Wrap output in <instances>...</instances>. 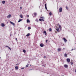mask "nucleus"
Wrapping results in <instances>:
<instances>
[{"label": "nucleus", "mask_w": 76, "mask_h": 76, "mask_svg": "<svg viewBox=\"0 0 76 76\" xmlns=\"http://www.w3.org/2000/svg\"><path fill=\"white\" fill-rule=\"evenodd\" d=\"M59 10V12H62V10H63V8H62V7H60Z\"/></svg>", "instance_id": "obj_1"}, {"label": "nucleus", "mask_w": 76, "mask_h": 76, "mask_svg": "<svg viewBox=\"0 0 76 76\" xmlns=\"http://www.w3.org/2000/svg\"><path fill=\"white\" fill-rule=\"evenodd\" d=\"M66 61L68 63H70V59L69 58H67Z\"/></svg>", "instance_id": "obj_2"}, {"label": "nucleus", "mask_w": 76, "mask_h": 76, "mask_svg": "<svg viewBox=\"0 0 76 76\" xmlns=\"http://www.w3.org/2000/svg\"><path fill=\"white\" fill-rule=\"evenodd\" d=\"M10 23L12 24V25L13 26H15V24L14 23L12 22L11 21H10Z\"/></svg>", "instance_id": "obj_3"}, {"label": "nucleus", "mask_w": 76, "mask_h": 76, "mask_svg": "<svg viewBox=\"0 0 76 76\" xmlns=\"http://www.w3.org/2000/svg\"><path fill=\"white\" fill-rule=\"evenodd\" d=\"M11 16H12V15L10 14L7 16V18H10V17H11Z\"/></svg>", "instance_id": "obj_4"}, {"label": "nucleus", "mask_w": 76, "mask_h": 76, "mask_svg": "<svg viewBox=\"0 0 76 76\" xmlns=\"http://www.w3.org/2000/svg\"><path fill=\"white\" fill-rule=\"evenodd\" d=\"M56 30L57 32H59L60 31V29H59V28H56Z\"/></svg>", "instance_id": "obj_5"}, {"label": "nucleus", "mask_w": 76, "mask_h": 76, "mask_svg": "<svg viewBox=\"0 0 76 76\" xmlns=\"http://www.w3.org/2000/svg\"><path fill=\"white\" fill-rule=\"evenodd\" d=\"M63 39H64V42H67V40L66 39V38H64Z\"/></svg>", "instance_id": "obj_6"}, {"label": "nucleus", "mask_w": 76, "mask_h": 76, "mask_svg": "<svg viewBox=\"0 0 76 76\" xmlns=\"http://www.w3.org/2000/svg\"><path fill=\"white\" fill-rule=\"evenodd\" d=\"M64 67H65L66 68H67V67H68V66L66 64H65L64 65Z\"/></svg>", "instance_id": "obj_7"}, {"label": "nucleus", "mask_w": 76, "mask_h": 76, "mask_svg": "<svg viewBox=\"0 0 76 76\" xmlns=\"http://www.w3.org/2000/svg\"><path fill=\"white\" fill-rule=\"evenodd\" d=\"M1 26H2V27H4V26H5V25H4V24L2 23L1 24Z\"/></svg>", "instance_id": "obj_8"}, {"label": "nucleus", "mask_w": 76, "mask_h": 76, "mask_svg": "<svg viewBox=\"0 0 76 76\" xmlns=\"http://www.w3.org/2000/svg\"><path fill=\"white\" fill-rule=\"evenodd\" d=\"M40 46L41 47H44V45H43V44L42 43H41L40 44Z\"/></svg>", "instance_id": "obj_9"}, {"label": "nucleus", "mask_w": 76, "mask_h": 76, "mask_svg": "<svg viewBox=\"0 0 76 76\" xmlns=\"http://www.w3.org/2000/svg\"><path fill=\"white\" fill-rule=\"evenodd\" d=\"M59 28L60 30H61V25H59Z\"/></svg>", "instance_id": "obj_10"}, {"label": "nucleus", "mask_w": 76, "mask_h": 76, "mask_svg": "<svg viewBox=\"0 0 76 76\" xmlns=\"http://www.w3.org/2000/svg\"><path fill=\"white\" fill-rule=\"evenodd\" d=\"M15 69H16V70H18L19 69V68H18V67L17 66H16L15 67Z\"/></svg>", "instance_id": "obj_11"}, {"label": "nucleus", "mask_w": 76, "mask_h": 76, "mask_svg": "<svg viewBox=\"0 0 76 76\" xmlns=\"http://www.w3.org/2000/svg\"><path fill=\"white\" fill-rule=\"evenodd\" d=\"M46 4H45V9H46V10H47V6H46Z\"/></svg>", "instance_id": "obj_12"}, {"label": "nucleus", "mask_w": 76, "mask_h": 76, "mask_svg": "<svg viewBox=\"0 0 76 76\" xmlns=\"http://www.w3.org/2000/svg\"><path fill=\"white\" fill-rule=\"evenodd\" d=\"M43 33L45 34V35H47V32L45 31H44Z\"/></svg>", "instance_id": "obj_13"}, {"label": "nucleus", "mask_w": 76, "mask_h": 76, "mask_svg": "<svg viewBox=\"0 0 76 76\" xmlns=\"http://www.w3.org/2000/svg\"><path fill=\"white\" fill-rule=\"evenodd\" d=\"M61 48H58V51H61Z\"/></svg>", "instance_id": "obj_14"}, {"label": "nucleus", "mask_w": 76, "mask_h": 76, "mask_svg": "<svg viewBox=\"0 0 76 76\" xmlns=\"http://www.w3.org/2000/svg\"><path fill=\"white\" fill-rule=\"evenodd\" d=\"M23 53H26V50H23Z\"/></svg>", "instance_id": "obj_15"}, {"label": "nucleus", "mask_w": 76, "mask_h": 76, "mask_svg": "<svg viewBox=\"0 0 76 76\" xmlns=\"http://www.w3.org/2000/svg\"><path fill=\"white\" fill-rule=\"evenodd\" d=\"M2 4H5V1H3L2 2Z\"/></svg>", "instance_id": "obj_16"}, {"label": "nucleus", "mask_w": 76, "mask_h": 76, "mask_svg": "<svg viewBox=\"0 0 76 76\" xmlns=\"http://www.w3.org/2000/svg\"><path fill=\"white\" fill-rule=\"evenodd\" d=\"M20 17L21 18H23V16H22V15L21 14L20 15Z\"/></svg>", "instance_id": "obj_17"}, {"label": "nucleus", "mask_w": 76, "mask_h": 76, "mask_svg": "<svg viewBox=\"0 0 76 76\" xmlns=\"http://www.w3.org/2000/svg\"><path fill=\"white\" fill-rule=\"evenodd\" d=\"M64 56L65 57H66L67 56V54L65 53L64 55Z\"/></svg>", "instance_id": "obj_18"}, {"label": "nucleus", "mask_w": 76, "mask_h": 76, "mask_svg": "<svg viewBox=\"0 0 76 76\" xmlns=\"http://www.w3.org/2000/svg\"><path fill=\"white\" fill-rule=\"evenodd\" d=\"M28 30H29L31 29V28L30 27H28Z\"/></svg>", "instance_id": "obj_19"}, {"label": "nucleus", "mask_w": 76, "mask_h": 76, "mask_svg": "<svg viewBox=\"0 0 76 76\" xmlns=\"http://www.w3.org/2000/svg\"><path fill=\"white\" fill-rule=\"evenodd\" d=\"M29 35H30V34H29V33H28L26 35V37H29Z\"/></svg>", "instance_id": "obj_20"}, {"label": "nucleus", "mask_w": 76, "mask_h": 76, "mask_svg": "<svg viewBox=\"0 0 76 76\" xmlns=\"http://www.w3.org/2000/svg\"><path fill=\"white\" fill-rule=\"evenodd\" d=\"M49 14L50 16H51V15H52V13L50 12L49 13Z\"/></svg>", "instance_id": "obj_21"}, {"label": "nucleus", "mask_w": 76, "mask_h": 76, "mask_svg": "<svg viewBox=\"0 0 76 76\" xmlns=\"http://www.w3.org/2000/svg\"><path fill=\"white\" fill-rule=\"evenodd\" d=\"M27 23H29L30 22V21H29V20L27 19Z\"/></svg>", "instance_id": "obj_22"}, {"label": "nucleus", "mask_w": 76, "mask_h": 76, "mask_svg": "<svg viewBox=\"0 0 76 76\" xmlns=\"http://www.w3.org/2000/svg\"><path fill=\"white\" fill-rule=\"evenodd\" d=\"M49 31H52V29H51V28H50L49 29Z\"/></svg>", "instance_id": "obj_23"}, {"label": "nucleus", "mask_w": 76, "mask_h": 76, "mask_svg": "<svg viewBox=\"0 0 76 76\" xmlns=\"http://www.w3.org/2000/svg\"><path fill=\"white\" fill-rule=\"evenodd\" d=\"M22 19H19L18 20V22H20L22 21Z\"/></svg>", "instance_id": "obj_24"}, {"label": "nucleus", "mask_w": 76, "mask_h": 76, "mask_svg": "<svg viewBox=\"0 0 76 76\" xmlns=\"http://www.w3.org/2000/svg\"><path fill=\"white\" fill-rule=\"evenodd\" d=\"M70 64H71L72 65V64H73V62L72 61H71L70 62Z\"/></svg>", "instance_id": "obj_25"}, {"label": "nucleus", "mask_w": 76, "mask_h": 76, "mask_svg": "<svg viewBox=\"0 0 76 76\" xmlns=\"http://www.w3.org/2000/svg\"><path fill=\"white\" fill-rule=\"evenodd\" d=\"M37 15V13H36L35 12H34V15L35 16H36V15Z\"/></svg>", "instance_id": "obj_26"}, {"label": "nucleus", "mask_w": 76, "mask_h": 76, "mask_svg": "<svg viewBox=\"0 0 76 76\" xmlns=\"http://www.w3.org/2000/svg\"><path fill=\"white\" fill-rule=\"evenodd\" d=\"M39 21H42V19H39Z\"/></svg>", "instance_id": "obj_27"}, {"label": "nucleus", "mask_w": 76, "mask_h": 76, "mask_svg": "<svg viewBox=\"0 0 76 76\" xmlns=\"http://www.w3.org/2000/svg\"><path fill=\"white\" fill-rule=\"evenodd\" d=\"M8 48L10 50H11V48H10V47H8Z\"/></svg>", "instance_id": "obj_28"}, {"label": "nucleus", "mask_w": 76, "mask_h": 76, "mask_svg": "<svg viewBox=\"0 0 76 76\" xmlns=\"http://www.w3.org/2000/svg\"><path fill=\"white\" fill-rule=\"evenodd\" d=\"M66 9H67V10H68V7H67V6H66Z\"/></svg>", "instance_id": "obj_29"}, {"label": "nucleus", "mask_w": 76, "mask_h": 76, "mask_svg": "<svg viewBox=\"0 0 76 76\" xmlns=\"http://www.w3.org/2000/svg\"><path fill=\"white\" fill-rule=\"evenodd\" d=\"M27 18H29V15H27Z\"/></svg>", "instance_id": "obj_30"}, {"label": "nucleus", "mask_w": 76, "mask_h": 76, "mask_svg": "<svg viewBox=\"0 0 76 76\" xmlns=\"http://www.w3.org/2000/svg\"><path fill=\"white\" fill-rule=\"evenodd\" d=\"M28 65H26V67H28Z\"/></svg>", "instance_id": "obj_31"}, {"label": "nucleus", "mask_w": 76, "mask_h": 76, "mask_svg": "<svg viewBox=\"0 0 76 76\" xmlns=\"http://www.w3.org/2000/svg\"><path fill=\"white\" fill-rule=\"evenodd\" d=\"M15 39V40H16V41H17L18 40V39L17 38H16Z\"/></svg>", "instance_id": "obj_32"}, {"label": "nucleus", "mask_w": 76, "mask_h": 76, "mask_svg": "<svg viewBox=\"0 0 76 76\" xmlns=\"http://www.w3.org/2000/svg\"><path fill=\"white\" fill-rule=\"evenodd\" d=\"M47 41H48V40H46V42H47Z\"/></svg>", "instance_id": "obj_33"}, {"label": "nucleus", "mask_w": 76, "mask_h": 76, "mask_svg": "<svg viewBox=\"0 0 76 76\" xmlns=\"http://www.w3.org/2000/svg\"><path fill=\"white\" fill-rule=\"evenodd\" d=\"M20 10H21V9H22V7H20Z\"/></svg>", "instance_id": "obj_34"}, {"label": "nucleus", "mask_w": 76, "mask_h": 76, "mask_svg": "<svg viewBox=\"0 0 76 76\" xmlns=\"http://www.w3.org/2000/svg\"><path fill=\"white\" fill-rule=\"evenodd\" d=\"M6 47H9V46H6Z\"/></svg>", "instance_id": "obj_35"}, {"label": "nucleus", "mask_w": 76, "mask_h": 76, "mask_svg": "<svg viewBox=\"0 0 76 76\" xmlns=\"http://www.w3.org/2000/svg\"><path fill=\"white\" fill-rule=\"evenodd\" d=\"M73 49H72L71 50V51H73Z\"/></svg>", "instance_id": "obj_36"}, {"label": "nucleus", "mask_w": 76, "mask_h": 76, "mask_svg": "<svg viewBox=\"0 0 76 76\" xmlns=\"http://www.w3.org/2000/svg\"><path fill=\"white\" fill-rule=\"evenodd\" d=\"M40 18H43V17H41Z\"/></svg>", "instance_id": "obj_37"}, {"label": "nucleus", "mask_w": 76, "mask_h": 76, "mask_svg": "<svg viewBox=\"0 0 76 76\" xmlns=\"http://www.w3.org/2000/svg\"><path fill=\"white\" fill-rule=\"evenodd\" d=\"M10 37H11V36H12V34H10Z\"/></svg>", "instance_id": "obj_38"}, {"label": "nucleus", "mask_w": 76, "mask_h": 76, "mask_svg": "<svg viewBox=\"0 0 76 76\" xmlns=\"http://www.w3.org/2000/svg\"><path fill=\"white\" fill-rule=\"evenodd\" d=\"M64 49H64V48L63 49V50H64Z\"/></svg>", "instance_id": "obj_39"}, {"label": "nucleus", "mask_w": 76, "mask_h": 76, "mask_svg": "<svg viewBox=\"0 0 76 76\" xmlns=\"http://www.w3.org/2000/svg\"><path fill=\"white\" fill-rule=\"evenodd\" d=\"M42 20H43V21H44V20L42 19Z\"/></svg>", "instance_id": "obj_40"}, {"label": "nucleus", "mask_w": 76, "mask_h": 76, "mask_svg": "<svg viewBox=\"0 0 76 76\" xmlns=\"http://www.w3.org/2000/svg\"><path fill=\"white\" fill-rule=\"evenodd\" d=\"M44 57H45H45H46L45 56Z\"/></svg>", "instance_id": "obj_41"}, {"label": "nucleus", "mask_w": 76, "mask_h": 76, "mask_svg": "<svg viewBox=\"0 0 76 76\" xmlns=\"http://www.w3.org/2000/svg\"><path fill=\"white\" fill-rule=\"evenodd\" d=\"M62 76H64V75H62Z\"/></svg>", "instance_id": "obj_42"}, {"label": "nucleus", "mask_w": 76, "mask_h": 76, "mask_svg": "<svg viewBox=\"0 0 76 76\" xmlns=\"http://www.w3.org/2000/svg\"><path fill=\"white\" fill-rule=\"evenodd\" d=\"M36 20L37 21V20Z\"/></svg>", "instance_id": "obj_43"}, {"label": "nucleus", "mask_w": 76, "mask_h": 76, "mask_svg": "<svg viewBox=\"0 0 76 76\" xmlns=\"http://www.w3.org/2000/svg\"><path fill=\"white\" fill-rule=\"evenodd\" d=\"M22 69H23V68H22Z\"/></svg>", "instance_id": "obj_44"}, {"label": "nucleus", "mask_w": 76, "mask_h": 76, "mask_svg": "<svg viewBox=\"0 0 76 76\" xmlns=\"http://www.w3.org/2000/svg\"><path fill=\"white\" fill-rule=\"evenodd\" d=\"M16 65H17V64H16Z\"/></svg>", "instance_id": "obj_45"}]
</instances>
